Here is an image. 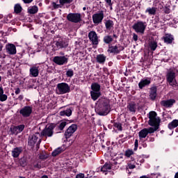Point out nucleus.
<instances>
[{
    "mask_svg": "<svg viewBox=\"0 0 178 178\" xmlns=\"http://www.w3.org/2000/svg\"><path fill=\"white\" fill-rule=\"evenodd\" d=\"M133 40L134 41H138V35L136 33H134L133 34Z\"/></svg>",
    "mask_w": 178,
    "mask_h": 178,
    "instance_id": "obj_55",
    "label": "nucleus"
},
{
    "mask_svg": "<svg viewBox=\"0 0 178 178\" xmlns=\"http://www.w3.org/2000/svg\"><path fill=\"white\" fill-rule=\"evenodd\" d=\"M22 10H23V8H22V6H20L19 3H17L14 6V12L17 15H19V13H22Z\"/></svg>",
    "mask_w": 178,
    "mask_h": 178,
    "instance_id": "obj_36",
    "label": "nucleus"
},
{
    "mask_svg": "<svg viewBox=\"0 0 178 178\" xmlns=\"http://www.w3.org/2000/svg\"><path fill=\"white\" fill-rule=\"evenodd\" d=\"M111 123L113 124V126L118 130V131H123V127H122V123L120 122H115L113 120H111Z\"/></svg>",
    "mask_w": 178,
    "mask_h": 178,
    "instance_id": "obj_37",
    "label": "nucleus"
},
{
    "mask_svg": "<svg viewBox=\"0 0 178 178\" xmlns=\"http://www.w3.org/2000/svg\"><path fill=\"white\" fill-rule=\"evenodd\" d=\"M8 54L10 55H16V46L13 44H10L6 47Z\"/></svg>",
    "mask_w": 178,
    "mask_h": 178,
    "instance_id": "obj_21",
    "label": "nucleus"
},
{
    "mask_svg": "<svg viewBox=\"0 0 178 178\" xmlns=\"http://www.w3.org/2000/svg\"><path fill=\"white\" fill-rule=\"evenodd\" d=\"M178 126V120H173L171 122H170L168 125V129L170 130H173L175 127Z\"/></svg>",
    "mask_w": 178,
    "mask_h": 178,
    "instance_id": "obj_34",
    "label": "nucleus"
},
{
    "mask_svg": "<svg viewBox=\"0 0 178 178\" xmlns=\"http://www.w3.org/2000/svg\"><path fill=\"white\" fill-rule=\"evenodd\" d=\"M24 98V96H23V95H20L18 97L17 99H19V101H23Z\"/></svg>",
    "mask_w": 178,
    "mask_h": 178,
    "instance_id": "obj_58",
    "label": "nucleus"
},
{
    "mask_svg": "<svg viewBox=\"0 0 178 178\" xmlns=\"http://www.w3.org/2000/svg\"><path fill=\"white\" fill-rule=\"evenodd\" d=\"M30 76L31 77H38L40 74V71L38 70V67L33 66L29 70Z\"/></svg>",
    "mask_w": 178,
    "mask_h": 178,
    "instance_id": "obj_23",
    "label": "nucleus"
},
{
    "mask_svg": "<svg viewBox=\"0 0 178 178\" xmlns=\"http://www.w3.org/2000/svg\"><path fill=\"white\" fill-rule=\"evenodd\" d=\"M77 130V124H72L71 126H70L67 129L65 132V138H70L73 134L76 133V131Z\"/></svg>",
    "mask_w": 178,
    "mask_h": 178,
    "instance_id": "obj_14",
    "label": "nucleus"
},
{
    "mask_svg": "<svg viewBox=\"0 0 178 178\" xmlns=\"http://www.w3.org/2000/svg\"><path fill=\"white\" fill-rule=\"evenodd\" d=\"M156 116H158V114L155 111H150L149 113L148 124L149 126H155V124H161V118Z\"/></svg>",
    "mask_w": 178,
    "mask_h": 178,
    "instance_id": "obj_8",
    "label": "nucleus"
},
{
    "mask_svg": "<svg viewBox=\"0 0 178 178\" xmlns=\"http://www.w3.org/2000/svg\"><path fill=\"white\" fill-rule=\"evenodd\" d=\"M58 124L51 123L47 125L45 128L42 131L41 136L43 137H52L54 136V129L56 128Z\"/></svg>",
    "mask_w": 178,
    "mask_h": 178,
    "instance_id": "obj_6",
    "label": "nucleus"
},
{
    "mask_svg": "<svg viewBox=\"0 0 178 178\" xmlns=\"http://www.w3.org/2000/svg\"><path fill=\"white\" fill-rule=\"evenodd\" d=\"M52 5H53L54 9H59V8H62V5H60V4H56V3L53 2Z\"/></svg>",
    "mask_w": 178,
    "mask_h": 178,
    "instance_id": "obj_49",
    "label": "nucleus"
},
{
    "mask_svg": "<svg viewBox=\"0 0 178 178\" xmlns=\"http://www.w3.org/2000/svg\"><path fill=\"white\" fill-rule=\"evenodd\" d=\"M96 61L99 65H104L105 62H106V56L104 54L97 55Z\"/></svg>",
    "mask_w": 178,
    "mask_h": 178,
    "instance_id": "obj_22",
    "label": "nucleus"
},
{
    "mask_svg": "<svg viewBox=\"0 0 178 178\" xmlns=\"http://www.w3.org/2000/svg\"><path fill=\"white\" fill-rule=\"evenodd\" d=\"M127 108L129 109V112H133L136 113V104L135 103H129L127 106Z\"/></svg>",
    "mask_w": 178,
    "mask_h": 178,
    "instance_id": "obj_38",
    "label": "nucleus"
},
{
    "mask_svg": "<svg viewBox=\"0 0 178 178\" xmlns=\"http://www.w3.org/2000/svg\"><path fill=\"white\" fill-rule=\"evenodd\" d=\"M70 92V86L66 83H60L56 86V94L58 95H63Z\"/></svg>",
    "mask_w": 178,
    "mask_h": 178,
    "instance_id": "obj_5",
    "label": "nucleus"
},
{
    "mask_svg": "<svg viewBox=\"0 0 178 178\" xmlns=\"http://www.w3.org/2000/svg\"><path fill=\"white\" fill-rule=\"evenodd\" d=\"M90 97L92 101H97L99 98L102 93L101 92V85L97 82H93L90 86Z\"/></svg>",
    "mask_w": 178,
    "mask_h": 178,
    "instance_id": "obj_2",
    "label": "nucleus"
},
{
    "mask_svg": "<svg viewBox=\"0 0 178 178\" xmlns=\"http://www.w3.org/2000/svg\"><path fill=\"white\" fill-rule=\"evenodd\" d=\"M175 178H178V172L175 173Z\"/></svg>",
    "mask_w": 178,
    "mask_h": 178,
    "instance_id": "obj_63",
    "label": "nucleus"
},
{
    "mask_svg": "<svg viewBox=\"0 0 178 178\" xmlns=\"http://www.w3.org/2000/svg\"><path fill=\"white\" fill-rule=\"evenodd\" d=\"M67 20L71 22V23H80L81 22V14L70 13L67 15Z\"/></svg>",
    "mask_w": 178,
    "mask_h": 178,
    "instance_id": "obj_11",
    "label": "nucleus"
},
{
    "mask_svg": "<svg viewBox=\"0 0 178 178\" xmlns=\"http://www.w3.org/2000/svg\"><path fill=\"white\" fill-rule=\"evenodd\" d=\"M156 7H149L145 10V13H148V15H149V16H154L155 15H156Z\"/></svg>",
    "mask_w": 178,
    "mask_h": 178,
    "instance_id": "obj_28",
    "label": "nucleus"
},
{
    "mask_svg": "<svg viewBox=\"0 0 178 178\" xmlns=\"http://www.w3.org/2000/svg\"><path fill=\"white\" fill-rule=\"evenodd\" d=\"M139 140H143V138H145L147 136H148V131H147V128H144L140 130L138 133Z\"/></svg>",
    "mask_w": 178,
    "mask_h": 178,
    "instance_id": "obj_26",
    "label": "nucleus"
},
{
    "mask_svg": "<svg viewBox=\"0 0 178 178\" xmlns=\"http://www.w3.org/2000/svg\"><path fill=\"white\" fill-rule=\"evenodd\" d=\"M22 152H23V147H15L13 150H12V156L13 158H19V156H20V154H22Z\"/></svg>",
    "mask_w": 178,
    "mask_h": 178,
    "instance_id": "obj_20",
    "label": "nucleus"
},
{
    "mask_svg": "<svg viewBox=\"0 0 178 178\" xmlns=\"http://www.w3.org/2000/svg\"><path fill=\"white\" fill-rule=\"evenodd\" d=\"M38 137H40V133H36L33 135L31 137H29L28 140V144L30 147H34L37 141H38Z\"/></svg>",
    "mask_w": 178,
    "mask_h": 178,
    "instance_id": "obj_16",
    "label": "nucleus"
},
{
    "mask_svg": "<svg viewBox=\"0 0 178 178\" xmlns=\"http://www.w3.org/2000/svg\"><path fill=\"white\" fill-rule=\"evenodd\" d=\"M33 168H35V169H41L42 166L41 164L37 163L36 164L33 165Z\"/></svg>",
    "mask_w": 178,
    "mask_h": 178,
    "instance_id": "obj_52",
    "label": "nucleus"
},
{
    "mask_svg": "<svg viewBox=\"0 0 178 178\" xmlns=\"http://www.w3.org/2000/svg\"><path fill=\"white\" fill-rule=\"evenodd\" d=\"M60 116H72V109L67 108L65 111H60Z\"/></svg>",
    "mask_w": 178,
    "mask_h": 178,
    "instance_id": "obj_35",
    "label": "nucleus"
},
{
    "mask_svg": "<svg viewBox=\"0 0 178 178\" xmlns=\"http://www.w3.org/2000/svg\"><path fill=\"white\" fill-rule=\"evenodd\" d=\"M122 51H124V47L120 45V44H116L115 46L110 44L108 45L107 52L113 54L114 55H118V54H120Z\"/></svg>",
    "mask_w": 178,
    "mask_h": 178,
    "instance_id": "obj_10",
    "label": "nucleus"
},
{
    "mask_svg": "<svg viewBox=\"0 0 178 178\" xmlns=\"http://www.w3.org/2000/svg\"><path fill=\"white\" fill-rule=\"evenodd\" d=\"M113 42V37L111 35H106L103 38V42L106 45H111Z\"/></svg>",
    "mask_w": 178,
    "mask_h": 178,
    "instance_id": "obj_25",
    "label": "nucleus"
},
{
    "mask_svg": "<svg viewBox=\"0 0 178 178\" xmlns=\"http://www.w3.org/2000/svg\"><path fill=\"white\" fill-rule=\"evenodd\" d=\"M73 0H59V3L63 6L64 5H67L69 3H72Z\"/></svg>",
    "mask_w": 178,
    "mask_h": 178,
    "instance_id": "obj_42",
    "label": "nucleus"
},
{
    "mask_svg": "<svg viewBox=\"0 0 178 178\" xmlns=\"http://www.w3.org/2000/svg\"><path fill=\"white\" fill-rule=\"evenodd\" d=\"M15 127H17V131H18V134H19V133H22V131H23V130H24L26 125L19 124L18 126H15Z\"/></svg>",
    "mask_w": 178,
    "mask_h": 178,
    "instance_id": "obj_43",
    "label": "nucleus"
},
{
    "mask_svg": "<svg viewBox=\"0 0 178 178\" xmlns=\"http://www.w3.org/2000/svg\"><path fill=\"white\" fill-rule=\"evenodd\" d=\"M49 156L47 154V153H40L39 155V159H40L42 161H45V159H48Z\"/></svg>",
    "mask_w": 178,
    "mask_h": 178,
    "instance_id": "obj_44",
    "label": "nucleus"
},
{
    "mask_svg": "<svg viewBox=\"0 0 178 178\" xmlns=\"http://www.w3.org/2000/svg\"><path fill=\"white\" fill-rule=\"evenodd\" d=\"M10 131H11V134H15V136H17V134H19V132L17 131V128L16 127V126L11 127Z\"/></svg>",
    "mask_w": 178,
    "mask_h": 178,
    "instance_id": "obj_46",
    "label": "nucleus"
},
{
    "mask_svg": "<svg viewBox=\"0 0 178 178\" xmlns=\"http://www.w3.org/2000/svg\"><path fill=\"white\" fill-rule=\"evenodd\" d=\"M132 29L135 30L136 33H140V34H144L145 29H147V22L143 21H138L134 24Z\"/></svg>",
    "mask_w": 178,
    "mask_h": 178,
    "instance_id": "obj_7",
    "label": "nucleus"
},
{
    "mask_svg": "<svg viewBox=\"0 0 178 178\" xmlns=\"http://www.w3.org/2000/svg\"><path fill=\"white\" fill-rule=\"evenodd\" d=\"M166 81L169 86L174 88H178V83L176 80V73L173 71H170L166 74Z\"/></svg>",
    "mask_w": 178,
    "mask_h": 178,
    "instance_id": "obj_4",
    "label": "nucleus"
},
{
    "mask_svg": "<svg viewBox=\"0 0 178 178\" xmlns=\"http://www.w3.org/2000/svg\"><path fill=\"white\" fill-rule=\"evenodd\" d=\"M138 148V139H136L135 140V143H134V151H137Z\"/></svg>",
    "mask_w": 178,
    "mask_h": 178,
    "instance_id": "obj_50",
    "label": "nucleus"
},
{
    "mask_svg": "<svg viewBox=\"0 0 178 178\" xmlns=\"http://www.w3.org/2000/svg\"><path fill=\"white\" fill-rule=\"evenodd\" d=\"M38 13V6H32L28 8V13L29 15H35V13Z\"/></svg>",
    "mask_w": 178,
    "mask_h": 178,
    "instance_id": "obj_29",
    "label": "nucleus"
},
{
    "mask_svg": "<svg viewBox=\"0 0 178 178\" xmlns=\"http://www.w3.org/2000/svg\"><path fill=\"white\" fill-rule=\"evenodd\" d=\"M151 84V78H146L141 79L140 81L138 83V87L140 90H143L144 87H147Z\"/></svg>",
    "mask_w": 178,
    "mask_h": 178,
    "instance_id": "obj_18",
    "label": "nucleus"
},
{
    "mask_svg": "<svg viewBox=\"0 0 178 178\" xmlns=\"http://www.w3.org/2000/svg\"><path fill=\"white\" fill-rule=\"evenodd\" d=\"M105 2L109 6H112L113 3H112V0H105Z\"/></svg>",
    "mask_w": 178,
    "mask_h": 178,
    "instance_id": "obj_54",
    "label": "nucleus"
},
{
    "mask_svg": "<svg viewBox=\"0 0 178 178\" xmlns=\"http://www.w3.org/2000/svg\"><path fill=\"white\" fill-rule=\"evenodd\" d=\"M131 155H134V152L133 149H127L125 151L124 156H127V158H130Z\"/></svg>",
    "mask_w": 178,
    "mask_h": 178,
    "instance_id": "obj_41",
    "label": "nucleus"
},
{
    "mask_svg": "<svg viewBox=\"0 0 178 178\" xmlns=\"http://www.w3.org/2000/svg\"><path fill=\"white\" fill-rule=\"evenodd\" d=\"M162 40H163L165 44H172L175 38L171 34H165V36L162 38Z\"/></svg>",
    "mask_w": 178,
    "mask_h": 178,
    "instance_id": "obj_24",
    "label": "nucleus"
},
{
    "mask_svg": "<svg viewBox=\"0 0 178 178\" xmlns=\"http://www.w3.org/2000/svg\"><path fill=\"white\" fill-rule=\"evenodd\" d=\"M19 165L22 168H26V166H27V159H26L25 158H22L19 160Z\"/></svg>",
    "mask_w": 178,
    "mask_h": 178,
    "instance_id": "obj_40",
    "label": "nucleus"
},
{
    "mask_svg": "<svg viewBox=\"0 0 178 178\" xmlns=\"http://www.w3.org/2000/svg\"><path fill=\"white\" fill-rule=\"evenodd\" d=\"M112 169V166H111V164L106 163L103 166L101 167V172H103L106 175V172L108 170H111Z\"/></svg>",
    "mask_w": 178,
    "mask_h": 178,
    "instance_id": "obj_33",
    "label": "nucleus"
},
{
    "mask_svg": "<svg viewBox=\"0 0 178 178\" xmlns=\"http://www.w3.org/2000/svg\"><path fill=\"white\" fill-rule=\"evenodd\" d=\"M158 91V87L156 86H153L150 88V92H149V98L152 101H155L156 99V96L158 94L156 93Z\"/></svg>",
    "mask_w": 178,
    "mask_h": 178,
    "instance_id": "obj_19",
    "label": "nucleus"
},
{
    "mask_svg": "<svg viewBox=\"0 0 178 178\" xmlns=\"http://www.w3.org/2000/svg\"><path fill=\"white\" fill-rule=\"evenodd\" d=\"M2 48H3V45H2V44H0V52L2 51Z\"/></svg>",
    "mask_w": 178,
    "mask_h": 178,
    "instance_id": "obj_61",
    "label": "nucleus"
},
{
    "mask_svg": "<svg viewBox=\"0 0 178 178\" xmlns=\"http://www.w3.org/2000/svg\"><path fill=\"white\" fill-rule=\"evenodd\" d=\"M19 113L22 118H30L33 113V107L31 106H25L19 110Z\"/></svg>",
    "mask_w": 178,
    "mask_h": 178,
    "instance_id": "obj_13",
    "label": "nucleus"
},
{
    "mask_svg": "<svg viewBox=\"0 0 178 178\" xmlns=\"http://www.w3.org/2000/svg\"><path fill=\"white\" fill-rule=\"evenodd\" d=\"M152 127L147 128V134H152L159 129V124L152 125Z\"/></svg>",
    "mask_w": 178,
    "mask_h": 178,
    "instance_id": "obj_30",
    "label": "nucleus"
},
{
    "mask_svg": "<svg viewBox=\"0 0 178 178\" xmlns=\"http://www.w3.org/2000/svg\"><path fill=\"white\" fill-rule=\"evenodd\" d=\"M163 10H164V13H165L166 15H168V13H170V8L169 7H165Z\"/></svg>",
    "mask_w": 178,
    "mask_h": 178,
    "instance_id": "obj_51",
    "label": "nucleus"
},
{
    "mask_svg": "<svg viewBox=\"0 0 178 178\" xmlns=\"http://www.w3.org/2000/svg\"><path fill=\"white\" fill-rule=\"evenodd\" d=\"M161 106H164L165 108H172L174 104H176V100L174 99H170L168 100H162L160 102Z\"/></svg>",
    "mask_w": 178,
    "mask_h": 178,
    "instance_id": "obj_17",
    "label": "nucleus"
},
{
    "mask_svg": "<svg viewBox=\"0 0 178 178\" xmlns=\"http://www.w3.org/2000/svg\"><path fill=\"white\" fill-rule=\"evenodd\" d=\"M65 151L62 147H58L51 152V156H58L60 154H62Z\"/></svg>",
    "mask_w": 178,
    "mask_h": 178,
    "instance_id": "obj_31",
    "label": "nucleus"
},
{
    "mask_svg": "<svg viewBox=\"0 0 178 178\" xmlns=\"http://www.w3.org/2000/svg\"><path fill=\"white\" fill-rule=\"evenodd\" d=\"M66 124H67V122H66L65 121H63L62 122H60L58 125L57 124V129H58V130H60V131H63V129H65V127H66Z\"/></svg>",
    "mask_w": 178,
    "mask_h": 178,
    "instance_id": "obj_39",
    "label": "nucleus"
},
{
    "mask_svg": "<svg viewBox=\"0 0 178 178\" xmlns=\"http://www.w3.org/2000/svg\"><path fill=\"white\" fill-rule=\"evenodd\" d=\"M104 17V10H101L99 13L93 14L92 16V19L94 24H100V23H102Z\"/></svg>",
    "mask_w": 178,
    "mask_h": 178,
    "instance_id": "obj_12",
    "label": "nucleus"
},
{
    "mask_svg": "<svg viewBox=\"0 0 178 178\" xmlns=\"http://www.w3.org/2000/svg\"><path fill=\"white\" fill-rule=\"evenodd\" d=\"M88 38L91 41L92 45H98L99 44V40L95 31H91L88 33Z\"/></svg>",
    "mask_w": 178,
    "mask_h": 178,
    "instance_id": "obj_15",
    "label": "nucleus"
},
{
    "mask_svg": "<svg viewBox=\"0 0 178 178\" xmlns=\"http://www.w3.org/2000/svg\"><path fill=\"white\" fill-rule=\"evenodd\" d=\"M66 76L67 77H73V76H74V71H73V70L72 69H69L67 72H66Z\"/></svg>",
    "mask_w": 178,
    "mask_h": 178,
    "instance_id": "obj_45",
    "label": "nucleus"
},
{
    "mask_svg": "<svg viewBox=\"0 0 178 178\" xmlns=\"http://www.w3.org/2000/svg\"><path fill=\"white\" fill-rule=\"evenodd\" d=\"M128 169H136V165L128 163Z\"/></svg>",
    "mask_w": 178,
    "mask_h": 178,
    "instance_id": "obj_53",
    "label": "nucleus"
},
{
    "mask_svg": "<svg viewBox=\"0 0 178 178\" xmlns=\"http://www.w3.org/2000/svg\"><path fill=\"white\" fill-rule=\"evenodd\" d=\"M69 47V40L65 38H59L56 43L52 45V51H59L62 48H67Z\"/></svg>",
    "mask_w": 178,
    "mask_h": 178,
    "instance_id": "obj_3",
    "label": "nucleus"
},
{
    "mask_svg": "<svg viewBox=\"0 0 178 178\" xmlns=\"http://www.w3.org/2000/svg\"><path fill=\"white\" fill-rule=\"evenodd\" d=\"M53 62L58 66H63L67 65L69 58L66 56H56L53 58Z\"/></svg>",
    "mask_w": 178,
    "mask_h": 178,
    "instance_id": "obj_9",
    "label": "nucleus"
},
{
    "mask_svg": "<svg viewBox=\"0 0 178 178\" xmlns=\"http://www.w3.org/2000/svg\"><path fill=\"white\" fill-rule=\"evenodd\" d=\"M113 38H115V39H117V38H118V36H117V35H116V34H113Z\"/></svg>",
    "mask_w": 178,
    "mask_h": 178,
    "instance_id": "obj_62",
    "label": "nucleus"
},
{
    "mask_svg": "<svg viewBox=\"0 0 178 178\" xmlns=\"http://www.w3.org/2000/svg\"><path fill=\"white\" fill-rule=\"evenodd\" d=\"M149 47L150 49V51H156V48H158V42L155 40H151L149 42Z\"/></svg>",
    "mask_w": 178,
    "mask_h": 178,
    "instance_id": "obj_32",
    "label": "nucleus"
},
{
    "mask_svg": "<svg viewBox=\"0 0 178 178\" xmlns=\"http://www.w3.org/2000/svg\"><path fill=\"white\" fill-rule=\"evenodd\" d=\"M95 112L99 116H106L111 112V105L109 100H103L95 108Z\"/></svg>",
    "mask_w": 178,
    "mask_h": 178,
    "instance_id": "obj_1",
    "label": "nucleus"
},
{
    "mask_svg": "<svg viewBox=\"0 0 178 178\" xmlns=\"http://www.w3.org/2000/svg\"><path fill=\"white\" fill-rule=\"evenodd\" d=\"M7 99H8V95H6L3 93L0 95V101H1V102H5V101H6Z\"/></svg>",
    "mask_w": 178,
    "mask_h": 178,
    "instance_id": "obj_47",
    "label": "nucleus"
},
{
    "mask_svg": "<svg viewBox=\"0 0 178 178\" xmlns=\"http://www.w3.org/2000/svg\"><path fill=\"white\" fill-rule=\"evenodd\" d=\"M3 92H4L3 88H2V86H0V95L3 94Z\"/></svg>",
    "mask_w": 178,
    "mask_h": 178,
    "instance_id": "obj_60",
    "label": "nucleus"
},
{
    "mask_svg": "<svg viewBox=\"0 0 178 178\" xmlns=\"http://www.w3.org/2000/svg\"><path fill=\"white\" fill-rule=\"evenodd\" d=\"M16 95H18V94H20V88H15V91Z\"/></svg>",
    "mask_w": 178,
    "mask_h": 178,
    "instance_id": "obj_56",
    "label": "nucleus"
},
{
    "mask_svg": "<svg viewBox=\"0 0 178 178\" xmlns=\"http://www.w3.org/2000/svg\"><path fill=\"white\" fill-rule=\"evenodd\" d=\"M113 26H115V24L113 23V21L111 19H108L105 22V27L106 30H108V31H111V30H113Z\"/></svg>",
    "mask_w": 178,
    "mask_h": 178,
    "instance_id": "obj_27",
    "label": "nucleus"
},
{
    "mask_svg": "<svg viewBox=\"0 0 178 178\" xmlns=\"http://www.w3.org/2000/svg\"><path fill=\"white\" fill-rule=\"evenodd\" d=\"M13 17V15H12V14H9L6 18L4 19V22L5 23H10L11 20L10 19H12Z\"/></svg>",
    "mask_w": 178,
    "mask_h": 178,
    "instance_id": "obj_48",
    "label": "nucleus"
},
{
    "mask_svg": "<svg viewBox=\"0 0 178 178\" xmlns=\"http://www.w3.org/2000/svg\"><path fill=\"white\" fill-rule=\"evenodd\" d=\"M24 3H31L34 0H22Z\"/></svg>",
    "mask_w": 178,
    "mask_h": 178,
    "instance_id": "obj_57",
    "label": "nucleus"
},
{
    "mask_svg": "<svg viewBox=\"0 0 178 178\" xmlns=\"http://www.w3.org/2000/svg\"><path fill=\"white\" fill-rule=\"evenodd\" d=\"M42 178H49V177H48V175H43L42 176Z\"/></svg>",
    "mask_w": 178,
    "mask_h": 178,
    "instance_id": "obj_64",
    "label": "nucleus"
},
{
    "mask_svg": "<svg viewBox=\"0 0 178 178\" xmlns=\"http://www.w3.org/2000/svg\"><path fill=\"white\" fill-rule=\"evenodd\" d=\"M154 20H155L156 23H158L159 22V16L156 15Z\"/></svg>",
    "mask_w": 178,
    "mask_h": 178,
    "instance_id": "obj_59",
    "label": "nucleus"
}]
</instances>
